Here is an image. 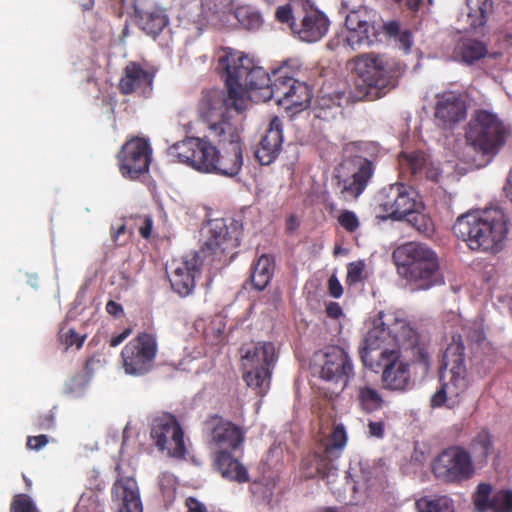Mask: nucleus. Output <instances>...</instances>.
Wrapping results in <instances>:
<instances>
[{
	"label": "nucleus",
	"mask_w": 512,
	"mask_h": 512,
	"mask_svg": "<svg viewBox=\"0 0 512 512\" xmlns=\"http://www.w3.org/2000/svg\"><path fill=\"white\" fill-rule=\"evenodd\" d=\"M402 352L410 353L412 363L422 375L432 367L429 342L411 324L396 313H381L379 322L367 332L359 355L364 366L383 368L381 382L384 389L405 391L410 384L409 363L401 361Z\"/></svg>",
	"instance_id": "1"
},
{
	"label": "nucleus",
	"mask_w": 512,
	"mask_h": 512,
	"mask_svg": "<svg viewBox=\"0 0 512 512\" xmlns=\"http://www.w3.org/2000/svg\"><path fill=\"white\" fill-rule=\"evenodd\" d=\"M198 113L209 136L218 144L229 146L223 153L217 149L215 168L211 173L236 176L243 165L240 129L228 111L222 94L215 90L204 91L198 103Z\"/></svg>",
	"instance_id": "2"
},
{
	"label": "nucleus",
	"mask_w": 512,
	"mask_h": 512,
	"mask_svg": "<svg viewBox=\"0 0 512 512\" xmlns=\"http://www.w3.org/2000/svg\"><path fill=\"white\" fill-rule=\"evenodd\" d=\"M219 58V67L223 70V77L227 88V96L222 95L228 111L232 107L237 112L246 108L245 94L249 91H260L264 100L270 99V90L273 83V74L270 76L262 67L255 65L254 61L241 52L227 49ZM219 92V90H217ZM221 94H223L220 91Z\"/></svg>",
	"instance_id": "3"
},
{
	"label": "nucleus",
	"mask_w": 512,
	"mask_h": 512,
	"mask_svg": "<svg viewBox=\"0 0 512 512\" xmlns=\"http://www.w3.org/2000/svg\"><path fill=\"white\" fill-rule=\"evenodd\" d=\"M453 233L471 250L498 253L504 248L508 221L498 207L471 211L457 218Z\"/></svg>",
	"instance_id": "4"
},
{
	"label": "nucleus",
	"mask_w": 512,
	"mask_h": 512,
	"mask_svg": "<svg viewBox=\"0 0 512 512\" xmlns=\"http://www.w3.org/2000/svg\"><path fill=\"white\" fill-rule=\"evenodd\" d=\"M392 256L402 276L415 289L427 290L443 283L438 256L426 244L406 242Z\"/></svg>",
	"instance_id": "5"
},
{
	"label": "nucleus",
	"mask_w": 512,
	"mask_h": 512,
	"mask_svg": "<svg viewBox=\"0 0 512 512\" xmlns=\"http://www.w3.org/2000/svg\"><path fill=\"white\" fill-rule=\"evenodd\" d=\"M440 369L448 370V373L440 375L441 385L432 395L430 405L432 408H438L447 404L451 408L459 402L460 395L469 385L465 365V346L461 335L452 337V341L444 351Z\"/></svg>",
	"instance_id": "6"
},
{
	"label": "nucleus",
	"mask_w": 512,
	"mask_h": 512,
	"mask_svg": "<svg viewBox=\"0 0 512 512\" xmlns=\"http://www.w3.org/2000/svg\"><path fill=\"white\" fill-rule=\"evenodd\" d=\"M242 351L243 380L258 395L264 396L270 388L277 360L275 346L272 342H257Z\"/></svg>",
	"instance_id": "7"
},
{
	"label": "nucleus",
	"mask_w": 512,
	"mask_h": 512,
	"mask_svg": "<svg viewBox=\"0 0 512 512\" xmlns=\"http://www.w3.org/2000/svg\"><path fill=\"white\" fill-rule=\"evenodd\" d=\"M507 128L497 114L485 109L476 110L465 133L466 141L476 151L496 154L505 145Z\"/></svg>",
	"instance_id": "8"
},
{
	"label": "nucleus",
	"mask_w": 512,
	"mask_h": 512,
	"mask_svg": "<svg viewBox=\"0 0 512 512\" xmlns=\"http://www.w3.org/2000/svg\"><path fill=\"white\" fill-rule=\"evenodd\" d=\"M270 99L292 114L306 109L312 99V90L305 83L294 78L287 63L273 70Z\"/></svg>",
	"instance_id": "9"
},
{
	"label": "nucleus",
	"mask_w": 512,
	"mask_h": 512,
	"mask_svg": "<svg viewBox=\"0 0 512 512\" xmlns=\"http://www.w3.org/2000/svg\"><path fill=\"white\" fill-rule=\"evenodd\" d=\"M431 470L435 478L448 484H461L475 474L471 452L460 445L443 449L434 458Z\"/></svg>",
	"instance_id": "10"
},
{
	"label": "nucleus",
	"mask_w": 512,
	"mask_h": 512,
	"mask_svg": "<svg viewBox=\"0 0 512 512\" xmlns=\"http://www.w3.org/2000/svg\"><path fill=\"white\" fill-rule=\"evenodd\" d=\"M312 371L322 380L340 386L341 390L347 387L355 375L351 357L339 346H329L323 352L316 353Z\"/></svg>",
	"instance_id": "11"
},
{
	"label": "nucleus",
	"mask_w": 512,
	"mask_h": 512,
	"mask_svg": "<svg viewBox=\"0 0 512 512\" xmlns=\"http://www.w3.org/2000/svg\"><path fill=\"white\" fill-rule=\"evenodd\" d=\"M158 352L157 337L151 332H140L121 351L122 367L126 374L143 376L149 373Z\"/></svg>",
	"instance_id": "12"
},
{
	"label": "nucleus",
	"mask_w": 512,
	"mask_h": 512,
	"mask_svg": "<svg viewBox=\"0 0 512 512\" xmlns=\"http://www.w3.org/2000/svg\"><path fill=\"white\" fill-rule=\"evenodd\" d=\"M208 134L204 137H186L184 140L174 143L168 149V154L179 162L185 163L193 169L210 173L215 168L214 159L217 156V148Z\"/></svg>",
	"instance_id": "13"
},
{
	"label": "nucleus",
	"mask_w": 512,
	"mask_h": 512,
	"mask_svg": "<svg viewBox=\"0 0 512 512\" xmlns=\"http://www.w3.org/2000/svg\"><path fill=\"white\" fill-rule=\"evenodd\" d=\"M378 206L385 217L403 220L415 209H424L419 193L411 186L394 183L380 190Z\"/></svg>",
	"instance_id": "14"
},
{
	"label": "nucleus",
	"mask_w": 512,
	"mask_h": 512,
	"mask_svg": "<svg viewBox=\"0 0 512 512\" xmlns=\"http://www.w3.org/2000/svg\"><path fill=\"white\" fill-rule=\"evenodd\" d=\"M152 147L143 137H132L121 147L116 158L121 175L129 180H137L149 172L152 160Z\"/></svg>",
	"instance_id": "15"
},
{
	"label": "nucleus",
	"mask_w": 512,
	"mask_h": 512,
	"mask_svg": "<svg viewBox=\"0 0 512 512\" xmlns=\"http://www.w3.org/2000/svg\"><path fill=\"white\" fill-rule=\"evenodd\" d=\"M150 435L158 449L169 456L181 458L185 455L183 430L174 415L164 413L154 418Z\"/></svg>",
	"instance_id": "16"
},
{
	"label": "nucleus",
	"mask_w": 512,
	"mask_h": 512,
	"mask_svg": "<svg viewBox=\"0 0 512 512\" xmlns=\"http://www.w3.org/2000/svg\"><path fill=\"white\" fill-rule=\"evenodd\" d=\"M350 174L338 171L335 176L336 187L344 199H357L366 189L375 172V163L361 156L353 157L350 162Z\"/></svg>",
	"instance_id": "17"
},
{
	"label": "nucleus",
	"mask_w": 512,
	"mask_h": 512,
	"mask_svg": "<svg viewBox=\"0 0 512 512\" xmlns=\"http://www.w3.org/2000/svg\"><path fill=\"white\" fill-rule=\"evenodd\" d=\"M239 245L240 232L237 227H228L223 219H215L209 222L208 239L198 252L202 257L211 255L213 261H225Z\"/></svg>",
	"instance_id": "18"
},
{
	"label": "nucleus",
	"mask_w": 512,
	"mask_h": 512,
	"mask_svg": "<svg viewBox=\"0 0 512 512\" xmlns=\"http://www.w3.org/2000/svg\"><path fill=\"white\" fill-rule=\"evenodd\" d=\"M353 63V70L361 82L359 86L375 89L377 94L394 86L393 77L380 57L363 54L356 57Z\"/></svg>",
	"instance_id": "19"
},
{
	"label": "nucleus",
	"mask_w": 512,
	"mask_h": 512,
	"mask_svg": "<svg viewBox=\"0 0 512 512\" xmlns=\"http://www.w3.org/2000/svg\"><path fill=\"white\" fill-rule=\"evenodd\" d=\"M203 265V258L197 251L190 252L179 260H173L168 278L172 289L182 297L188 296L195 288V277Z\"/></svg>",
	"instance_id": "20"
},
{
	"label": "nucleus",
	"mask_w": 512,
	"mask_h": 512,
	"mask_svg": "<svg viewBox=\"0 0 512 512\" xmlns=\"http://www.w3.org/2000/svg\"><path fill=\"white\" fill-rule=\"evenodd\" d=\"M204 432L210 445L220 450H238L244 442L241 427L219 415H212L204 422Z\"/></svg>",
	"instance_id": "21"
},
{
	"label": "nucleus",
	"mask_w": 512,
	"mask_h": 512,
	"mask_svg": "<svg viewBox=\"0 0 512 512\" xmlns=\"http://www.w3.org/2000/svg\"><path fill=\"white\" fill-rule=\"evenodd\" d=\"M330 22L328 17L312 6L302 7L296 22L290 23L293 34L304 42L313 43L322 39L328 32Z\"/></svg>",
	"instance_id": "22"
},
{
	"label": "nucleus",
	"mask_w": 512,
	"mask_h": 512,
	"mask_svg": "<svg viewBox=\"0 0 512 512\" xmlns=\"http://www.w3.org/2000/svg\"><path fill=\"white\" fill-rule=\"evenodd\" d=\"M155 71L141 63L130 61L125 66L118 82V90L122 95L137 93L142 97H149L153 90Z\"/></svg>",
	"instance_id": "23"
},
{
	"label": "nucleus",
	"mask_w": 512,
	"mask_h": 512,
	"mask_svg": "<svg viewBox=\"0 0 512 512\" xmlns=\"http://www.w3.org/2000/svg\"><path fill=\"white\" fill-rule=\"evenodd\" d=\"M478 512H512V490L500 489L493 492L488 483H480L473 495Z\"/></svg>",
	"instance_id": "24"
},
{
	"label": "nucleus",
	"mask_w": 512,
	"mask_h": 512,
	"mask_svg": "<svg viewBox=\"0 0 512 512\" xmlns=\"http://www.w3.org/2000/svg\"><path fill=\"white\" fill-rule=\"evenodd\" d=\"M134 17L137 26L153 38L169 24V18L162 8L142 0H137L134 4Z\"/></svg>",
	"instance_id": "25"
},
{
	"label": "nucleus",
	"mask_w": 512,
	"mask_h": 512,
	"mask_svg": "<svg viewBox=\"0 0 512 512\" xmlns=\"http://www.w3.org/2000/svg\"><path fill=\"white\" fill-rule=\"evenodd\" d=\"M366 18L367 13L364 10H352L345 18L347 35L344 41L352 50L374 42V26Z\"/></svg>",
	"instance_id": "26"
},
{
	"label": "nucleus",
	"mask_w": 512,
	"mask_h": 512,
	"mask_svg": "<svg viewBox=\"0 0 512 512\" xmlns=\"http://www.w3.org/2000/svg\"><path fill=\"white\" fill-rule=\"evenodd\" d=\"M282 144L283 123L274 116L255 150V158L261 165L272 164L282 151Z\"/></svg>",
	"instance_id": "27"
},
{
	"label": "nucleus",
	"mask_w": 512,
	"mask_h": 512,
	"mask_svg": "<svg viewBox=\"0 0 512 512\" xmlns=\"http://www.w3.org/2000/svg\"><path fill=\"white\" fill-rule=\"evenodd\" d=\"M435 118L444 126L451 128L466 118V105L455 92L437 95Z\"/></svg>",
	"instance_id": "28"
},
{
	"label": "nucleus",
	"mask_w": 512,
	"mask_h": 512,
	"mask_svg": "<svg viewBox=\"0 0 512 512\" xmlns=\"http://www.w3.org/2000/svg\"><path fill=\"white\" fill-rule=\"evenodd\" d=\"M111 494L113 501L119 505L118 512H143L138 484L134 478L118 477Z\"/></svg>",
	"instance_id": "29"
},
{
	"label": "nucleus",
	"mask_w": 512,
	"mask_h": 512,
	"mask_svg": "<svg viewBox=\"0 0 512 512\" xmlns=\"http://www.w3.org/2000/svg\"><path fill=\"white\" fill-rule=\"evenodd\" d=\"M332 459L324 450L319 448L310 454L304 456L300 464L301 476L305 479H313L316 477L325 479L329 478L336 471Z\"/></svg>",
	"instance_id": "30"
},
{
	"label": "nucleus",
	"mask_w": 512,
	"mask_h": 512,
	"mask_svg": "<svg viewBox=\"0 0 512 512\" xmlns=\"http://www.w3.org/2000/svg\"><path fill=\"white\" fill-rule=\"evenodd\" d=\"M236 450H220L214 454V466L222 475V477L245 483L249 480L247 469L233 455Z\"/></svg>",
	"instance_id": "31"
},
{
	"label": "nucleus",
	"mask_w": 512,
	"mask_h": 512,
	"mask_svg": "<svg viewBox=\"0 0 512 512\" xmlns=\"http://www.w3.org/2000/svg\"><path fill=\"white\" fill-rule=\"evenodd\" d=\"M400 173L410 181H421L428 159L422 151L402 152L399 157Z\"/></svg>",
	"instance_id": "32"
},
{
	"label": "nucleus",
	"mask_w": 512,
	"mask_h": 512,
	"mask_svg": "<svg viewBox=\"0 0 512 512\" xmlns=\"http://www.w3.org/2000/svg\"><path fill=\"white\" fill-rule=\"evenodd\" d=\"M454 57L468 65L485 58L488 54V46L480 40L462 37L454 48Z\"/></svg>",
	"instance_id": "33"
},
{
	"label": "nucleus",
	"mask_w": 512,
	"mask_h": 512,
	"mask_svg": "<svg viewBox=\"0 0 512 512\" xmlns=\"http://www.w3.org/2000/svg\"><path fill=\"white\" fill-rule=\"evenodd\" d=\"M470 448L478 463H487L488 458L494 453L493 434L487 428H482L472 438Z\"/></svg>",
	"instance_id": "34"
},
{
	"label": "nucleus",
	"mask_w": 512,
	"mask_h": 512,
	"mask_svg": "<svg viewBox=\"0 0 512 512\" xmlns=\"http://www.w3.org/2000/svg\"><path fill=\"white\" fill-rule=\"evenodd\" d=\"M274 261L266 254L261 255L253 265L251 283L258 290H264L270 283L274 274Z\"/></svg>",
	"instance_id": "35"
},
{
	"label": "nucleus",
	"mask_w": 512,
	"mask_h": 512,
	"mask_svg": "<svg viewBox=\"0 0 512 512\" xmlns=\"http://www.w3.org/2000/svg\"><path fill=\"white\" fill-rule=\"evenodd\" d=\"M356 398L360 409L368 414L380 410L384 405L380 392L367 384L357 388Z\"/></svg>",
	"instance_id": "36"
},
{
	"label": "nucleus",
	"mask_w": 512,
	"mask_h": 512,
	"mask_svg": "<svg viewBox=\"0 0 512 512\" xmlns=\"http://www.w3.org/2000/svg\"><path fill=\"white\" fill-rule=\"evenodd\" d=\"M347 443V434L342 424L336 425L329 437L320 444V447L332 459L336 460L340 457L342 450Z\"/></svg>",
	"instance_id": "37"
},
{
	"label": "nucleus",
	"mask_w": 512,
	"mask_h": 512,
	"mask_svg": "<svg viewBox=\"0 0 512 512\" xmlns=\"http://www.w3.org/2000/svg\"><path fill=\"white\" fill-rule=\"evenodd\" d=\"M418 512H454L453 501L448 496H424L415 502Z\"/></svg>",
	"instance_id": "38"
},
{
	"label": "nucleus",
	"mask_w": 512,
	"mask_h": 512,
	"mask_svg": "<svg viewBox=\"0 0 512 512\" xmlns=\"http://www.w3.org/2000/svg\"><path fill=\"white\" fill-rule=\"evenodd\" d=\"M234 17L237 19L239 24L247 30H256L263 23V19L259 11L250 5L237 7L234 10Z\"/></svg>",
	"instance_id": "39"
},
{
	"label": "nucleus",
	"mask_w": 512,
	"mask_h": 512,
	"mask_svg": "<svg viewBox=\"0 0 512 512\" xmlns=\"http://www.w3.org/2000/svg\"><path fill=\"white\" fill-rule=\"evenodd\" d=\"M204 12L220 22L233 12V0H202Z\"/></svg>",
	"instance_id": "40"
},
{
	"label": "nucleus",
	"mask_w": 512,
	"mask_h": 512,
	"mask_svg": "<svg viewBox=\"0 0 512 512\" xmlns=\"http://www.w3.org/2000/svg\"><path fill=\"white\" fill-rule=\"evenodd\" d=\"M423 209H415L404 219L414 227L418 232L424 235H431L434 232V224L432 219L424 214Z\"/></svg>",
	"instance_id": "41"
},
{
	"label": "nucleus",
	"mask_w": 512,
	"mask_h": 512,
	"mask_svg": "<svg viewBox=\"0 0 512 512\" xmlns=\"http://www.w3.org/2000/svg\"><path fill=\"white\" fill-rule=\"evenodd\" d=\"M74 512H105L104 504L94 492L83 493L78 500Z\"/></svg>",
	"instance_id": "42"
},
{
	"label": "nucleus",
	"mask_w": 512,
	"mask_h": 512,
	"mask_svg": "<svg viewBox=\"0 0 512 512\" xmlns=\"http://www.w3.org/2000/svg\"><path fill=\"white\" fill-rule=\"evenodd\" d=\"M10 512H40L32 498L24 493L13 496Z\"/></svg>",
	"instance_id": "43"
},
{
	"label": "nucleus",
	"mask_w": 512,
	"mask_h": 512,
	"mask_svg": "<svg viewBox=\"0 0 512 512\" xmlns=\"http://www.w3.org/2000/svg\"><path fill=\"white\" fill-rule=\"evenodd\" d=\"M350 96L345 91H336L334 93L323 95L318 100L321 109H332L341 107L344 102L349 101Z\"/></svg>",
	"instance_id": "44"
},
{
	"label": "nucleus",
	"mask_w": 512,
	"mask_h": 512,
	"mask_svg": "<svg viewBox=\"0 0 512 512\" xmlns=\"http://www.w3.org/2000/svg\"><path fill=\"white\" fill-rule=\"evenodd\" d=\"M365 264L362 261L349 263L347 266L346 283L354 285L362 281Z\"/></svg>",
	"instance_id": "45"
},
{
	"label": "nucleus",
	"mask_w": 512,
	"mask_h": 512,
	"mask_svg": "<svg viewBox=\"0 0 512 512\" xmlns=\"http://www.w3.org/2000/svg\"><path fill=\"white\" fill-rule=\"evenodd\" d=\"M338 222L346 231L350 233L355 232L359 227V220L356 214L349 210H345L340 214Z\"/></svg>",
	"instance_id": "46"
},
{
	"label": "nucleus",
	"mask_w": 512,
	"mask_h": 512,
	"mask_svg": "<svg viewBox=\"0 0 512 512\" xmlns=\"http://www.w3.org/2000/svg\"><path fill=\"white\" fill-rule=\"evenodd\" d=\"M300 10H293L292 7L287 4L277 8L275 17L281 23H290L296 22V18H298V13Z\"/></svg>",
	"instance_id": "47"
},
{
	"label": "nucleus",
	"mask_w": 512,
	"mask_h": 512,
	"mask_svg": "<svg viewBox=\"0 0 512 512\" xmlns=\"http://www.w3.org/2000/svg\"><path fill=\"white\" fill-rule=\"evenodd\" d=\"M488 5V1H484L481 6H479V11L476 14L469 13L468 17L470 20V26L473 29H477L483 27L487 22V12L486 6Z\"/></svg>",
	"instance_id": "48"
},
{
	"label": "nucleus",
	"mask_w": 512,
	"mask_h": 512,
	"mask_svg": "<svg viewBox=\"0 0 512 512\" xmlns=\"http://www.w3.org/2000/svg\"><path fill=\"white\" fill-rule=\"evenodd\" d=\"M63 337L66 348L76 346L77 349H80L86 340V335H80L75 329H69Z\"/></svg>",
	"instance_id": "49"
},
{
	"label": "nucleus",
	"mask_w": 512,
	"mask_h": 512,
	"mask_svg": "<svg viewBox=\"0 0 512 512\" xmlns=\"http://www.w3.org/2000/svg\"><path fill=\"white\" fill-rule=\"evenodd\" d=\"M34 425L39 430H49L54 426V414L49 411L38 415L34 420Z\"/></svg>",
	"instance_id": "50"
},
{
	"label": "nucleus",
	"mask_w": 512,
	"mask_h": 512,
	"mask_svg": "<svg viewBox=\"0 0 512 512\" xmlns=\"http://www.w3.org/2000/svg\"><path fill=\"white\" fill-rule=\"evenodd\" d=\"M395 41L398 42L399 47L404 50L405 53H408L412 47V33L410 30L405 29L402 30L396 38Z\"/></svg>",
	"instance_id": "51"
},
{
	"label": "nucleus",
	"mask_w": 512,
	"mask_h": 512,
	"mask_svg": "<svg viewBox=\"0 0 512 512\" xmlns=\"http://www.w3.org/2000/svg\"><path fill=\"white\" fill-rule=\"evenodd\" d=\"M49 442L46 435L28 436L27 447L32 450H40Z\"/></svg>",
	"instance_id": "52"
},
{
	"label": "nucleus",
	"mask_w": 512,
	"mask_h": 512,
	"mask_svg": "<svg viewBox=\"0 0 512 512\" xmlns=\"http://www.w3.org/2000/svg\"><path fill=\"white\" fill-rule=\"evenodd\" d=\"M328 290L330 295L334 298H339L343 294L342 285L334 275L328 280Z\"/></svg>",
	"instance_id": "53"
},
{
	"label": "nucleus",
	"mask_w": 512,
	"mask_h": 512,
	"mask_svg": "<svg viewBox=\"0 0 512 512\" xmlns=\"http://www.w3.org/2000/svg\"><path fill=\"white\" fill-rule=\"evenodd\" d=\"M369 435L376 438H383L384 436V422L383 421H370L368 423Z\"/></svg>",
	"instance_id": "54"
},
{
	"label": "nucleus",
	"mask_w": 512,
	"mask_h": 512,
	"mask_svg": "<svg viewBox=\"0 0 512 512\" xmlns=\"http://www.w3.org/2000/svg\"><path fill=\"white\" fill-rule=\"evenodd\" d=\"M366 483H367V489L370 491H372V490L377 491V490L383 489L384 488V475H383L382 471H378L377 475L375 476V478L373 480L371 478H367Z\"/></svg>",
	"instance_id": "55"
},
{
	"label": "nucleus",
	"mask_w": 512,
	"mask_h": 512,
	"mask_svg": "<svg viewBox=\"0 0 512 512\" xmlns=\"http://www.w3.org/2000/svg\"><path fill=\"white\" fill-rule=\"evenodd\" d=\"M383 31L385 32V34L387 36H389L390 38H396L397 35L402 31L400 29V24L399 22L393 20V21H389L387 23H384L383 25Z\"/></svg>",
	"instance_id": "56"
},
{
	"label": "nucleus",
	"mask_w": 512,
	"mask_h": 512,
	"mask_svg": "<svg viewBox=\"0 0 512 512\" xmlns=\"http://www.w3.org/2000/svg\"><path fill=\"white\" fill-rule=\"evenodd\" d=\"M440 175L441 173L438 168L432 167L429 165V163H427L424 170L423 179H428L433 182H437L440 178Z\"/></svg>",
	"instance_id": "57"
},
{
	"label": "nucleus",
	"mask_w": 512,
	"mask_h": 512,
	"mask_svg": "<svg viewBox=\"0 0 512 512\" xmlns=\"http://www.w3.org/2000/svg\"><path fill=\"white\" fill-rule=\"evenodd\" d=\"M152 229L153 221L150 217H146L139 228V233L144 239H148L151 236Z\"/></svg>",
	"instance_id": "58"
},
{
	"label": "nucleus",
	"mask_w": 512,
	"mask_h": 512,
	"mask_svg": "<svg viewBox=\"0 0 512 512\" xmlns=\"http://www.w3.org/2000/svg\"><path fill=\"white\" fill-rule=\"evenodd\" d=\"M131 328H125L120 334L113 336L109 340L110 347H117L120 345L130 334Z\"/></svg>",
	"instance_id": "59"
},
{
	"label": "nucleus",
	"mask_w": 512,
	"mask_h": 512,
	"mask_svg": "<svg viewBox=\"0 0 512 512\" xmlns=\"http://www.w3.org/2000/svg\"><path fill=\"white\" fill-rule=\"evenodd\" d=\"M186 503L188 512H207L205 505L195 498H188Z\"/></svg>",
	"instance_id": "60"
},
{
	"label": "nucleus",
	"mask_w": 512,
	"mask_h": 512,
	"mask_svg": "<svg viewBox=\"0 0 512 512\" xmlns=\"http://www.w3.org/2000/svg\"><path fill=\"white\" fill-rule=\"evenodd\" d=\"M326 313L330 318L337 319L342 315V308L336 302H331L326 307Z\"/></svg>",
	"instance_id": "61"
},
{
	"label": "nucleus",
	"mask_w": 512,
	"mask_h": 512,
	"mask_svg": "<svg viewBox=\"0 0 512 512\" xmlns=\"http://www.w3.org/2000/svg\"><path fill=\"white\" fill-rule=\"evenodd\" d=\"M106 311L110 315L118 316L119 314H121L123 312V308L119 303H117L113 300H109L106 304Z\"/></svg>",
	"instance_id": "62"
},
{
	"label": "nucleus",
	"mask_w": 512,
	"mask_h": 512,
	"mask_svg": "<svg viewBox=\"0 0 512 512\" xmlns=\"http://www.w3.org/2000/svg\"><path fill=\"white\" fill-rule=\"evenodd\" d=\"M300 226V222L296 215L291 214L286 219V231L289 233H293L295 230H297Z\"/></svg>",
	"instance_id": "63"
},
{
	"label": "nucleus",
	"mask_w": 512,
	"mask_h": 512,
	"mask_svg": "<svg viewBox=\"0 0 512 512\" xmlns=\"http://www.w3.org/2000/svg\"><path fill=\"white\" fill-rule=\"evenodd\" d=\"M504 191L507 198H509V200L512 202V168L509 171L507 182L506 185L504 186Z\"/></svg>",
	"instance_id": "64"
}]
</instances>
